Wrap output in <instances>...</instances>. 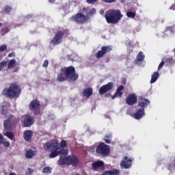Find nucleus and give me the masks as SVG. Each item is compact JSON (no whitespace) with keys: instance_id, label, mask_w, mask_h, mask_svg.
Wrapping results in <instances>:
<instances>
[{"instance_id":"nucleus-16","label":"nucleus","mask_w":175,"mask_h":175,"mask_svg":"<svg viewBox=\"0 0 175 175\" xmlns=\"http://www.w3.org/2000/svg\"><path fill=\"white\" fill-rule=\"evenodd\" d=\"M93 170H99V169H105V163L103 161H97L92 163Z\"/></svg>"},{"instance_id":"nucleus-22","label":"nucleus","mask_w":175,"mask_h":175,"mask_svg":"<svg viewBox=\"0 0 175 175\" xmlns=\"http://www.w3.org/2000/svg\"><path fill=\"white\" fill-rule=\"evenodd\" d=\"M159 77V72H154L152 75V77H151V80H150V84H154V83H155V81H157L158 80Z\"/></svg>"},{"instance_id":"nucleus-51","label":"nucleus","mask_w":175,"mask_h":175,"mask_svg":"<svg viewBox=\"0 0 175 175\" xmlns=\"http://www.w3.org/2000/svg\"><path fill=\"white\" fill-rule=\"evenodd\" d=\"M49 2L51 3H54L55 2V0H49Z\"/></svg>"},{"instance_id":"nucleus-49","label":"nucleus","mask_w":175,"mask_h":175,"mask_svg":"<svg viewBox=\"0 0 175 175\" xmlns=\"http://www.w3.org/2000/svg\"><path fill=\"white\" fill-rule=\"evenodd\" d=\"M8 57H16V54L14 53H9Z\"/></svg>"},{"instance_id":"nucleus-2","label":"nucleus","mask_w":175,"mask_h":175,"mask_svg":"<svg viewBox=\"0 0 175 175\" xmlns=\"http://www.w3.org/2000/svg\"><path fill=\"white\" fill-rule=\"evenodd\" d=\"M2 94L10 99H17L21 95V86L17 82L12 83L3 90Z\"/></svg>"},{"instance_id":"nucleus-56","label":"nucleus","mask_w":175,"mask_h":175,"mask_svg":"<svg viewBox=\"0 0 175 175\" xmlns=\"http://www.w3.org/2000/svg\"><path fill=\"white\" fill-rule=\"evenodd\" d=\"M2 26V23H0V28H1V27Z\"/></svg>"},{"instance_id":"nucleus-44","label":"nucleus","mask_w":175,"mask_h":175,"mask_svg":"<svg viewBox=\"0 0 175 175\" xmlns=\"http://www.w3.org/2000/svg\"><path fill=\"white\" fill-rule=\"evenodd\" d=\"M43 68H47L49 66V60H45L42 64Z\"/></svg>"},{"instance_id":"nucleus-45","label":"nucleus","mask_w":175,"mask_h":175,"mask_svg":"<svg viewBox=\"0 0 175 175\" xmlns=\"http://www.w3.org/2000/svg\"><path fill=\"white\" fill-rule=\"evenodd\" d=\"M5 142V139L3 138V135L0 133V144H2L3 142Z\"/></svg>"},{"instance_id":"nucleus-9","label":"nucleus","mask_w":175,"mask_h":175,"mask_svg":"<svg viewBox=\"0 0 175 175\" xmlns=\"http://www.w3.org/2000/svg\"><path fill=\"white\" fill-rule=\"evenodd\" d=\"M43 147L45 151H55L59 150V143L57 142L51 143L47 142L46 143L44 144Z\"/></svg>"},{"instance_id":"nucleus-58","label":"nucleus","mask_w":175,"mask_h":175,"mask_svg":"<svg viewBox=\"0 0 175 175\" xmlns=\"http://www.w3.org/2000/svg\"><path fill=\"white\" fill-rule=\"evenodd\" d=\"M174 53H175V49H174Z\"/></svg>"},{"instance_id":"nucleus-52","label":"nucleus","mask_w":175,"mask_h":175,"mask_svg":"<svg viewBox=\"0 0 175 175\" xmlns=\"http://www.w3.org/2000/svg\"><path fill=\"white\" fill-rule=\"evenodd\" d=\"M108 174L106 173V171L103 172V174H100V175H107Z\"/></svg>"},{"instance_id":"nucleus-15","label":"nucleus","mask_w":175,"mask_h":175,"mask_svg":"<svg viewBox=\"0 0 175 175\" xmlns=\"http://www.w3.org/2000/svg\"><path fill=\"white\" fill-rule=\"evenodd\" d=\"M66 161L68 162V165H72L74 167H76L79 163V159L74 155L66 157Z\"/></svg>"},{"instance_id":"nucleus-31","label":"nucleus","mask_w":175,"mask_h":175,"mask_svg":"<svg viewBox=\"0 0 175 175\" xmlns=\"http://www.w3.org/2000/svg\"><path fill=\"white\" fill-rule=\"evenodd\" d=\"M8 32H9V28H8L6 27L1 28V36H4V35H6V33H8Z\"/></svg>"},{"instance_id":"nucleus-55","label":"nucleus","mask_w":175,"mask_h":175,"mask_svg":"<svg viewBox=\"0 0 175 175\" xmlns=\"http://www.w3.org/2000/svg\"><path fill=\"white\" fill-rule=\"evenodd\" d=\"M109 61H110V59H108L107 60H106V62H109Z\"/></svg>"},{"instance_id":"nucleus-35","label":"nucleus","mask_w":175,"mask_h":175,"mask_svg":"<svg viewBox=\"0 0 175 175\" xmlns=\"http://www.w3.org/2000/svg\"><path fill=\"white\" fill-rule=\"evenodd\" d=\"M82 12L84 13V14H85V16H87V17L90 16V8H83L82 9Z\"/></svg>"},{"instance_id":"nucleus-24","label":"nucleus","mask_w":175,"mask_h":175,"mask_svg":"<svg viewBox=\"0 0 175 175\" xmlns=\"http://www.w3.org/2000/svg\"><path fill=\"white\" fill-rule=\"evenodd\" d=\"M105 173H107L108 175H120V171L118 169L107 170L105 171Z\"/></svg>"},{"instance_id":"nucleus-13","label":"nucleus","mask_w":175,"mask_h":175,"mask_svg":"<svg viewBox=\"0 0 175 175\" xmlns=\"http://www.w3.org/2000/svg\"><path fill=\"white\" fill-rule=\"evenodd\" d=\"M35 122V117L31 116H27L23 122V125L25 128H29V126H32L33 123Z\"/></svg>"},{"instance_id":"nucleus-47","label":"nucleus","mask_w":175,"mask_h":175,"mask_svg":"<svg viewBox=\"0 0 175 175\" xmlns=\"http://www.w3.org/2000/svg\"><path fill=\"white\" fill-rule=\"evenodd\" d=\"M96 1H98V0H87V1H86V2H87L88 3H90V4H92V3H95V2H96Z\"/></svg>"},{"instance_id":"nucleus-32","label":"nucleus","mask_w":175,"mask_h":175,"mask_svg":"<svg viewBox=\"0 0 175 175\" xmlns=\"http://www.w3.org/2000/svg\"><path fill=\"white\" fill-rule=\"evenodd\" d=\"M126 16H127V17H129V18H135V17H136V12H126Z\"/></svg>"},{"instance_id":"nucleus-57","label":"nucleus","mask_w":175,"mask_h":175,"mask_svg":"<svg viewBox=\"0 0 175 175\" xmlns=\"http://www.w3.org/2000/svg\"><path fill=\"white\" fill-rule=\"evenodd\" d=\"M107 95H110V94H107Z\"/></svg>"},{"instance_id":"nucleus-38","label":"nucleus","mask_w":175,"mask_h":175,"mask_svg":"<svg viewBox=\"0 0 175 175\" xmlns=\"http://www.w3.org/2000/svg\"><path fill=\"white\" fill-rule=\"evenodd\" d=\"M96 13V10L95 8L90 9L89 16H94Z\"/></svg>"},{"instance_id":"nucleus-33","label":"nucleus","mask_w":175,"mask_h":175,"mask_svg":"<svg viewBox=\"0 0 175 175\" xmlns=\"http://www.w3.org/2000/svg\"><path fill=\"white\" fill-rule=\"evenodd\" d=\"M8 66V61H3L0 62V72H2L5 66Z\"/></svg>"},{"instance_id":"nucleus-28","label":"nucleus","mask_w":175,"mask_h":175,"mask_svg":"<svg viewBox=\"0 0 175 175\" xmlns=\"http://www.w3.org/2000/svg\"><path fill=\"white\" fill-rule=\"evenodd\" d=\"M104 142L107 144H110L111 143V134L106 135L104 137Z\"/></svg>"},{"instance_id":"nucleus-14","label":"nucleus","mask_w":175,"mask_h":175,"mask_svg":"<svg viewBox=\"0 0 175 175\" xmlns=\"http://www.w3.org/2000/svg\"><path fill=\"white\" fill-rule=\"evenodd\" d=\"M126 103L129 106H133L137 103V96L135 94H129L126 98Z\"/></svg>"},{"instance_id":"nucleus-39","label":"nucleus","mask_w":175,"mask_h":175,"mask_svg":"<svg viewBox=\"0 0 175 175\" xmlns=\"http://www.w3.org/2000/svg\"><path fill=\"white\" fill-rule=\"evenodd\" d=\"M67 144H66V141L65 140H62L60 142V147H62V148H65V147H66Z\"/></svg>"},{"instance_id":"nucleus-53","label":"nucleus","mask_w":175,"mask_h":175,"mask_svg":"<svg viewBox=\"0 0 175 175\" xmlns=\"http://www.w3.org/2000/svg\"><path fill=\"white\" fill-rule=\"evenodd\" d=\"M44 81L49 82L50 81V79H44Z\"/></svg>"},{"instance_id":"nucleus-6","label":"nucleus","mask_w":175,"mask_h":175,"mask_svg":"<svg viewBox=\"0 0 175 175\" xmlns=\"http://www.w3.org/2000/svg\"><path fill=\"white\" fill-rule=\"evenodd\" d=\"M96 152L102 157H107L110 155V146L105 144V142H100L96 147Z\"/></svg>"},{"instance_id":"nucleus-20","label":"nucleus","mask_w":175,"mask_h":175,"mask_svg":"<svg viewBox=\"0 0 175 175\" xmlns=\"http://www.w3.org/2000/svg\"><path fill=\"white\" fill-rule=\"evenodd\" d=\"M150 105V100L146 98H142L140 102L138 103V107H142L141 109H144Z\"/></svg>"},{"instance_id":"nucleus-19","label":"nucleus","mask_w":175,"mask_h":175,"mask_svg":"<svg viewBox=\"0 0 175 175\" xmlns=\"http://www.w3.org/2000/svg\"><path fill=\"white\" fill-rule=\"evenodd\" d=\"M33 135V133L32 131H26L23 133V139L25 140V142H31V139H32Z\"/></svg>"},{"instance_id":"nucleus-3","label":"nucleus","mask_w":175,"mask_h":175,"mask_svg":"<svg viewBox=\"0 0 175 175\" xmlns=\"http://www.w3.org/2000/svg\"><path fill=\"white\" fill-rule=\"evenodd\" d=\"M124 15L121 13V10L110 9L106 12L105 18L107 24H118Z\"/></svg>"},{"instance_id":"nucleus-29","label":"nucleus","mask_w":175,"mask_h":175,"mask_svg":"<svg viewBox=\"0 0 175 175\" xmlns=\"http://www.w3.org/2000/svg\"><path fill=\"white\" fill-rule=\"evenodd\" d=\"M58 165L60 166H62L63 165H68V161H66V158H60L58 160Z\"/></svg>"},{"instance_id":"nucleus-46","label":"nucleus","mask_w":175,"mask_h":175,"mask_svg":"<svg viewBox=\"0 0 175 175\" xmlns=\"http://www.w3.org/2000/svg\"><path fill=\"white\" fill-rule=\"evenodd\" d=\"M33 173V170H32L31 168H28V172H26V174L29 175V174H32Z\"/></svg>"},{"instance_id":"nucleus-8","label":"nucleus","mask_w":175,"mask_h":175,"mask_svg":"<svg viewBox=\"0 0 175 175\" xmlns=\"http://www.w3.org/2000/svg\"><path fill=\"white\" fill-rule=\"evenodd\" d=\"M29 107L31 111H34V116H39L40 114V101L38 100V99L31 100Z\"/></svg>"},{"instance_id":"nucleus-17","label":"nucleus","mask_w":175,"mask_h":175,"mask_svg":"<svg viewBox=\"0 0 175 175\" xmlns=\"http://www.w3.org/2000/svg\"><path fill=\"white\" fill-rule=\"evenodd\" d=\"M146 116V113L144 112V108H140L138 109L136 113H135L133 115V118L135 120H142V118Z\"/></svg>"},{"instance_id":"nucleus-23","label":"nucleus","mask_w":175,"mask_h":175,"mask_svg":"<svg viewBox=\"0 0 175 175\" xmlns=\"http://www.w3.org/2000/svg\"><path fill=\"white\" fill-rule=\"evenodd\" d=\"M145 58L146 55L143 54V52H139L137 56L136 62L137 64H139V62H143Z\"/></svg>"},{"instance_id":"nucleus-7","label":"nucleus","mask_w":175,"mask_h":175,"mask_svg":"<svg viewBox=\"0 0 175 175\" xmlns=\"http://www.w3.org/2000/svg\"><path fill=\"white\" fill-rule=\"evenodd\" d=\"M71 21H75L77 24H85L88 21V16L84 15L83 12H79L71 16Z\"/></svg>"},{"instance_id":"nucleus-43","label":"nucleus","mask_w":175,"mask_h":175,"mask_svg":"<svg viewBox=\"0 0 175 175\" xmlns=\"http://www.w3.org/2000/svg\"><path fill=\"white\" fill-rule=\"evenodd\" d=\"M117 0H103V2H105V3H113V2H116Z\"/></svg>"},{"instance_id":"nucleus-30","label":"nucleus","mask_w":175,"mask_h":175,"mask_svg":"<svg viewBox=\"0 0 175 175\" xmlns=\"http://www.w3.org/2000/svg\"><path fill=\"white\" fill-rule=\"evenodd\" d=\"M51 152V153L49 155V158H55V157H58V155H59L58 150H53Z\"/></svg>"},{"instance_id":"nucleus-12","label":"nucleus","mask_w":175,"mask_h":175,"mask_svg":"<svg viewBox=\"0 0 175 175\" xmlns=\"http://www.w3.org/2000/svg\"><path fill=\"white\" fill-rule=\"evenodd\" d=\"M113 85L114 84L113 82H109L107 84L101 86L99 89L100 95H103L109 92V91H111V90H113Z\"/></svg>"},{"instance_id":"nucleus-21","label":"nucleus","mask_w":175,"mask_h":175,"mask_svg":"<svg viewBox=\"0 0 175 175\" xmlns=\"http://www.w3.org/2000/svg\"><path fill=\"white\" fill-rule=\"evenodd\" d=\"M93 92L94 90L92 88H86L83 91V96H85V98H90V96H92Z\"/></svg>"},{"instance_id":"nucleus-37","label":"nucleus","mask_w":175,"mask_h":175,"mask_svg":"<svg viewBox=\"0 0 175 175\" xmlns=\"http://www.w3.org/2000/svg\"><path fill=\"white\" fill-rule=\"evenodd\" d=\"M62 154V155H68V150L62 149L59 151V155Z\"/></svg>"},{"instance_id":"nucleus-11","label":"nucleus","mask_w":175,"mask_h":175,"mask_svg":"<svg viewBox=\"0 0 175 175\" xmlns=\"http://www.w3.org/2000/svg\"><path fill=\"white\" fill-rule=\"evenodd\" d=\"M132 158L125 156L120 163L121 169H131L132 167Z\"/></svg>"},{"instance_id":"nucleus-48","label":"nucleus","mask_w":175,"mask_h":175,"mask_svg":"<svg viewBox=\"0 0 175 175\" xmlns=\"http://www.w3.org/2000/svg\"><path fill=\"white\" fill-rule=\"evenodd\" d=\"M166 62H167L168 64H172L173 63V58H172V57L167 58V60H166Z\"/></svg>"},{"instance_id":"nucleus-50","label":"nucleus","mask_w":175,"mask_h":175,"mask_svg":"<svg viewBox=\"0 0 175 175\" xmlns=\"http://www.w3.org/2000/svg\"><path fill=\"white\" fill-rule=\"evenodd\" d=\"M99 13H100V14H101L102 16H103V14H105V10H100L99 11Z\"/></svg>"},{"instance_id":"nucleus-34","label":"nucleus","mask_w":175,"mask_h":175,"mask_svg":"<svg viewBox=\"0 0 175 175\" xmlns=\"http://www.w3.org/2000/svg\"><path fill=\"white\" fill-rule=\"evenodd\" d=\"M51 170H53V168L51 167H45L42 170V173H51Z\"/></svg>"},{"instance_id":"nucleus-26","label":"nucleus","mask_w":175,"mask_h":175,"mask_svg":"<svg viewBox=\"0 0 175 175\" xmlns=\"http://www.w3.org/2000/svg\"><path fill=\"white\" fill-rule=\"evenodd\" d=\"M33 155H35V152L33 150L29 149L27 151L25 157L28 159H31V158H32V157H33Z\"/></svg>"},{"instance_id":"nucleus-4","label":"nucleus","mask_w":175,"mask_h":175,"mask_svg":"<svg viewBox=\"0 0 175 175\" xmlns=\"http://www.w3.org/2000/svg\"><path fill=\"white\" fill-rule=\"evenodd\" d=\"M15 124H17V119L13 116H11L8 119L4 120L3 122L4 129L3 135L14 142H16V139H14V133L12 131V125H15Z\"/></svg>"},{"instance_id":"nucleus-42","label":"nucleus","mask_w":175,"mask_h":175,"mask_svg":"<svg viewBox=\"0 0 175 175\" xmlns=\"http://www.w3.org/2000/svg\"><path fill=\"white\" fill-rule=\"evenodd\" d=\"M165 65V62H161L158 67V70H161V69H162V68H163V66Z\"/></svg>"},{"instance_id":"nucleus-10","label":"nucleus","mask_w":175,"mask_h":175,"mask_svg":"<svg viewBox=\"0 0 175 175\" xmlns=\"http://www.w3.org/2000/svg\"><path fill=\"white\" fill-rule=\"evenodd\" d=\"M113 49L110 46H103L101 47V50L98 51L96 53V57L99 59L100 58H103L105 57V54H107V53H110Z\"/></svg>"},{"instance_id":"nucleus-27","label":"nucleus","mask_w":175,"mask_h":175,"mask_svg":"<svg viewBox=\"0 0 175 175\" xmlns=\"http://www.w3.org/2000/svg\"><path fill=\"white\" fill-rule=\"evenodd\" d=\"M0 111L2 116H6L8 113V105H1V109H0Z\"/></svg>"},{"instance_id":"nucleus-36","label":"nucleus","mask_w":175,"mask_h":175,"mask_svg":"<svg viewBox=\"0 0 175 175\" xmlns=\"http://www.w3.org/2000/svg\"><path fill=\"white\" fill-rule=\"evenodd\" d=\"M4 12L7 14H9L10 12H12V8H10L9 5H5L4 8Z\"/></svg>"},{"instance_id":"nucleus-18","label":"nucleus","mask_w":175,"mask_h":175,"mask_svg":"<svg viewBox=\"0 0 175 175\" xmlns=\"http://www.w3.org/2000/svg\"><path fill=\"white\" fill-rule=\"evenodd\" d=\"M122 90H124V85H121L119 87H118L116 92H115L113 96H112L111 98L114 99L115 98H117L118 96H119V98H121V96H122V95L124 94L122 92Z\"/></svg>"},{"instance_id":"nucleus-40","label":"nucleus","mask_w":175,"mask_h":175,"mask_svg":"<svg viewBox=\"0 0 175 175\" xmlns=\"http://www.w3.org/2000/svg\"><path fill=\"white\" fill-rule=\"evenodd\" d=\"M8 46H6V45L3 44L1 46H0V51H5V50H7Z\"/></svg>"},{"instance_id":"nucleus-5","label":"nucleus","mask_w":175,"mask_h":175,"mask_svg":"<svg viewBox=\"0 0 175 175\" xmlns=\"http://www.w3.org/2000/svg\"><path fill=\"white\" fill-rule=\"evenodd\" d=\"M64 35H69V30L63 29L57 32L53 40L50 41V44L53 46H57L62 42Z\"/></svg>"},{"instance_id":"nucleus-41","label":"nucleus","mask_w":175,"mask_h":175,"mask_svg":"<svg viewBox=\"0 0 175 175\" xmlns=\"http://www.w3.org/2000/svg\"><path fill=\"white\" fill-rule=\"evenodd\" d=\"M3 144V146L4 147H10V142H9L3 141V144Z\"/></svg>"},{"instance_id":"nucleus-54","label":"nucleus","mask_w":175,"mask_h":175,"mask_svg":"<svg viewBox=\"0 0 175 175\" xmlns=\"http://www.w3.org/2000/svg\"><path fill=\"white\" fill-rule=\"evenodd\" d=\"M9 175H16V174H14V173L12 172Z\"/></svg>"},{"instance_id":"nucleus-25","label":"nucleus","mask_w":175,"mask_h":175,"mask_svg":"<svg viewBox=\"0 0 175 175\" xmlns=\"http://www.w3.org/2000/svg\"><path fill=\"white\" fill-rule=\"evenodd\" d=\"M17 64V61H16V59H12L9 61L8 64L7 63L8 69H12L14 65Z\"/></svg>"},{"instance_id":"nucleus-1","label":"nucleus","mask_w":175,"mask_h":175,"mask_svg":"<svg viewBox=\"0 0 175 175\" xmlns=\"http://www.w3.org/2000/svg\"><path fill=\"white\" fill-rule=\"evenodd\" d=\"M61 73L57 75V81H65L67 80L69 83H75L79 79V75L76 73V69L73 66L62 68Z\"/></svg>"}]
</instances>
